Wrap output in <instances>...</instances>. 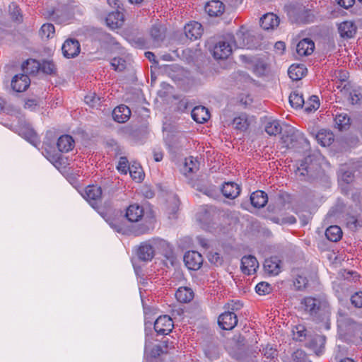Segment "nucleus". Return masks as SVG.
<instances>
[{"instance_id":"43","label":"nucleus","mask_w":362,"mask_h":362,"mask_svg":"<svg viewBox=\"0 0 362 362\" xmlns=\"http://www.w3.org/2000/svg\"><path fill=\"white\" fill-rule=\"evenodd\" d=\"M99 214L103 217V218L109 223V225L117 232L122 230L119 222L113 217L111 216L109 211H99Z\"/></svg>"},{"instance_id":"21","label":"nucleus","mask_w":362,"mask_h":362,"mask_svg":"<svg viewBox=\"0 0 362 362\" xmlns=\"http://www.w3.org/2000/svg\"><path fill=\"white\" fill-rule=\"evenodd\" d=\"M205 11L210 16H219L223 13L225 5L218 0H212L205 6Z\"/></svg>"},{"instance_id":"33","label":"nucleus","mask_w":362,"mask_h":362,"mask_svg":"<svg viewBox=\"0 0 362 362\" xmlns=\"http://www.w3.org/2000/svg\"><path fill=\"white\" fill-rule=\"evenodd\" d=\"M293 339L299 341H306L308 339V336L311 335V332L308 330L303 325H298L295 326L293 329Z\"/></svg>"},{"instance_id":"5","label":"nucleus","mask_w":362,"mask_h":362,"mask_svg":"<svg viewBox=\"0 0 362 362\" xmlns=\"http://www.w3.org/2000/svg\"><path fill=\"white\" fill-rule=\"evenodd\" d=\"M62 51L65 58H75L80 53V43L76 39L69 38L64 42L62 47Z\"/></svg>"},{"instance_id":"36","label":"nucleus","mask_w":362,"mask_h":362,"mask_svg":"<svg viewBox=\"0 0 362 362\" xmlns=\"http://www.w3.org/2000/svg\"><path fill=\"white\" fill-rule=\"evenodd\" d=\"M325 236L332 242H337L342 237V230L338 226H331L327 228Z\"/></svg>"},{"instance_id":"3","label":"nucleus","mask_w":362,"mask_h":362,"mask_svg":"<svg viewBox=\"0 0 362 362\" xmlns=\"http://www.w3.org/2000/svg\"><path fill=\"white\" fill-rule=\"evenodd\" d=\"M235 43L234 36L232 34L227 33L221 36L214 45V57L217 59H227L231 54Z\"/></svg>"},{"instance_id":"4","label":"nucleus","mask_w":362,"mask_h":362,"mask_svg":"<svg viewBox=\"0 0 362 362\" xmlns=\"http://www.w3.org/2000/svg\"><path fill=\"white\" fill-rule=\"evenodd\" d=\"M325 336L312 333L310 336H308V339L305 341V345L319 356L325 350Z\"/></svg>"},{"instance_id":"47","label":"nucleus","mask_w":362,"mask_h":362,"mask_svg":"<svg viewBox=\"0 0 362 362\" xmlns=\"http://www.w3.org/2000/svg\"><path fill=\"white\" fill-rule=\"evenodd\" d=\"M115 71H122L126 69V61L121 57H115L110 62Z\"/></svg>"},{"instance_id":"15","label":"nucleus","mask_w":362,"mask_h":362,"mask_svg":"<svg viewBox=\"0 0 362 362\" xmlns=\"http://www.w3.org/2000/svg\"><path fill=\"white\" fill-rule=\"evenodd\" d=\"M94 38L96 41H98L100 43L101 47L105 48H108L118 45V42L113 37H112L109 33L101 30L95 33Z\"/></svg>"},{"instance_id":"1","label":"nucleus","mask_w":362,"mask_h":362,"mask_svg":"<svg viewBox=\"0 0 362 362\" xmlns=\"http://www.w3.org/2000/svg\"><path fill=\"white\" fill-rule=\"evenodd\" d=\"M300 308L314 320L325 322L326 329L329 328L328 321L330 316V308L327 301L311 296L305 297L300 300Z\"/></svg>"},{"instance_id":"40","label":"nucleus","mask_w":362,"mask_h":362,"mask_svg":"<svg viewBox=\"0 0 362 362\" xmlns=\"http://www.w3.org/2000/svg\"><path fill=\"white\" fill-rule=\"evenodd\" d=\"M39 68L46 74L55 75L57 74V67L52 61H43L41 64H39Z\"/></svg>"},{"instance_id":"24","label":"nucleus","mask_w":362,"mask_h":362,"mask_svg":"<svg viewBox=\"0 0 362 362\" xmlns=\"http://www.w3.org/2000/svg\"><path fill=\"white\" fill-rule=\"evenodd\" d=\"M75 141L71 136L64 134L61 136L57 143V148L62 153H67L73 149Z\"/></svg>"},{"instance_id":"27","label":"nucleus","mask_w":362,"mask_h":362,"mask_svg":"<svg viewBox=\"0 0 362 362\" xmlns=\"http://www.w3.org/2000/svg\"><path fill=\"white\" fill-rule=\"evenodd\" d=\"M150 35L153 45L159 46L160 42L165 39V29L160 24L153 25L150 29Z\"/></svg>"},{"instance_id":"59","label":"nucleus","mask_w":362,"mask_h":362,"mask_svg":"<svg viewBox=\"0 0 362 362\" xmlns=\"http://www.w3.org/2000/svg\"><path fill=\"white\" fill-rule=\"evenodd\" d=\"M362 99V95L358 90H353L349 93V100L352 105L358 104Z\"/></svg>"},{"instance_id":"48","label":"nucleus","mask_w":362,"mask_h":362,"mask_svg":"<svg viewBox=\"0 0 362 362\" xmlns=\"http://www.w3.org/2000/svg\"><path fill=\"white\" fill-rule=\"evenodd\" d=\"M21 10L17 5L12 4L9 6V13L11 18L17 22H21L23 16L21 14Z\"/></svg>"},{"instance_id":"44","label":"nucleus","mask_w":362,"mask_h":362,"mask_svg":"<svg viewBox=\"0 0 362 362\" xmlns=\"http://www.w3.org/2000/svg\"><path fill=\"white\" fill-rule=\"evenodd\" d=\"M192 187L210 197H213L216 194V189L213 186H201L199 183L194 182L192 184Z\"/></svg>"},{"instance_id":"6","label":"nucleus","mask_w":362,"mask_h":362,"mask_svg":"<svg viewBox=\"0 0 362 362\" xmlns=\"http://www.w3.org/2000/svg\"><path fill=\"white\" fill-rule=\"evenodd\" d=\"M186 267L190 270H198L203 263L202 255L197 251H188L184 255Z\"/></svg>"},{"instance_id":"26","label":"nucleus","mask_w":362,"mask_h":362,"mask_svg":"<svg viewBox=\"0 0 362 362\" xmlns=\"http://www.w3.org/2000/svg\"><path fill=\"white\" fill-rule=\"evenodd\" d=\"M250 202L254 207L262 208L268 202L267 194L262 190L255 191L250 195Z\"/></svg>"},{"instance_id":"64","label":"nucleus","mask_w":362,"mask_h":362,"mask_svg":"<svg viewBox=\"0 0 362 362\" xmlns=\"http://www.w3.org/2000/svg\"><path fill=\"white\" fill-rule=\"evenodd\" d=\"M27 139L33 145L36 146L38 142V138L37 134L33 130H28V135L26 136Z\"/></svg>"},{"instance_id":"22","label":"nucleus","mask_w":362,"mask_h":362,"mask_svg":"<svg viewBox=\"0 0 362 362\" xmlns=\"http://www.w3.org/2000/svg\"><path fill=\"white\" fill-rule=\"evenodd\" d=\"M221 192L226 198L233 199L240 194V187L233 182H228L223 185Z\"/></svg>"},{"instance_id":"38","label":"nucleus","mask_w":362,"mask_h":362,"mask_svg":"<svg viewBox=\"0 0 362 362\" xmlns=\"http://www.w3.org/2000/svg\"><path fill=\"white\" fill-rule=\"evenodd\" d=\"M281 127L278 120L269 121L266 124L265 132L270 136H276L281 132Z\"/></svg>"},{"instance_id":"29","label":"nucleus","mask_w":362,"mask_h":362,"mask_svg":"<svg viewBox=\"0 0 362 362\" xmlns=\"http://www.w3.org/2000/svg\"><path fill=\"white\" fill-rule=\"evenodd\" d=\"M264 267L268 274L277 275L281 272V261L276 257L267 259Z\"/></svg>"},{"instance_id":"30","label":"nucleus","mask_w":362,"mask_h":362,"mask_svg":"<svg viewBox=\"0 0 362 362\" xmlns=\"http://www.w3.org/2000/svg\"><path fill=\"white\" fill-rule=\"evenodd\" d=\"M175 298L179 302L187 303L194 298V292L189 287H180L175 293Z\"/></svg>"},{"instance_id":"31","label":"nucleus","mask_w":362,"mask_h":362,"mask_svg":"<svg viewBox=\"0 0 362 362\" xmlns=\"http://www.w3.org/2000/svg\"><path fill=\"white\" fill-rule=\"evenodd\" d=\"M313 156H308L302 160L300 165L298 168L296 173L300 176L308 175L314 169L315 164L313 163Z\"/></svg>"},{"instance_id":"51","label":"nucleus","mask_w":362,"mask_h":362,"mask_svg":"<svg viewBox=\"0 0 362 362\" xmlns=\"http://www.w3.org/2000/svg\"><path fill=\"white\" fill-rule=\"evenodd\" d=\"M129 171L133 180L137 182H141L144 180V174L141 170V168L132 165Z\"/></svg>"},{"instance_id":"58","label":"nucleus","mask_w":362,"mask_h":362,"mask_svg":"<svg viewBox=\"0 0 362 362\" xmlns=\"http://www.w3.org/2000/svg\"><path fill=\"white\" fill-rule=\"evenodd\" d=\"M262 354L267 358H274L277 356V351L270 345H267L263 348Z\"/></svg>"},{"instance_id":"17","label":"nucleus","mask_w":362,"mask_h":362,"mask_svg":"<svg viewBox=\"0 0 362 362\" xmlns=\"http://www.w3.org/2000/svg\"><path fill=\"white\" fill-rule=\"evenodd\" d=\"M131 110L125 105H120L112 111V117L118 123H124L130 117Z\"/></svg>"},{"instance_id":"14","label":"nucleus","mask_w":362,"mask_h":362,"mask_svg":"<svg viewBox=\"0 0 362 362\" xmlns=\"http://www.w3.org/2000/svg\"><path fill=\"white\" fill-rule=\"evenodd\" d=\"M259 263L254 256H244L241 259V269L245 274L250 275L256 272Z\"/></svg>"},{"instance_id":"63","label":"nucleus","mask_w":362,"mask_h":362,"mask_svg":"<svg viewBox=\"0 0 362 362\" xmlns=\"http://www.w3.org/2000/svg\"><path fill=\"white\" fill-rule=\"evenodd\" d=\"M346 225L350 229L355 230L358 228V220L354 216H350L346 218Z\"/></svg>"},{"instance_id":"23","label":"nucleus","mask_w":362,"mask_h":362,"mask_svg":"<svg viewBox=\"0 0 362 362\" xmlns=\"http://www.w3.org/2000/svg\"><path fill=\"white\" fill-rule=\"evenodd\" d=\"M314 49V42L308 38L303 39L296 45V52L300 56L310 55L313 52Z\"/></svg>"},{"instance_id":"8","label":"nucleus","mask_w":362,"mask_h":362,"mask_svg":"<svg viewBox=\"0 0 362 362\" xmlns=\"http://www.w3.org/2000/svg\"><path fill=\"white\" fill-rule=\"evenodd\" d=\"M218 323L221 329L231 330L237 325L238 318L233 312L228 310L219 315Z\"/></svg>"},{"instance_id":"52","label":"nucleus","mask_w":362,"mask_h":362,"mask_svg":"<svg viewBox=\"0 0 362 362\" xmlns=\"http://www.w3.org/2000/svg\"><path fill=\"white\" fill-rule=\"evenodd\" d=\"M310 103H309L308 105H305V110L307 112H310L313 110H315L320 106L319 99H318V97L316 95H312L310 98Z\"/></svg>"},{"instance_id":"10","label":"nucleus","mask_w":362,"mask_h":362,"mask_svg":"<svg viewBox=\"0 0 362 362\" xmlns=\"http://www.w3.org/2000/svg\"><path fill=\"white\" fill-rule=\"evenodd\" d=\"M85 197L93 208L98 206V202L101 199L102 189L96 185L88 186L85 190Z\"/></svg>"},{"instance_id":"53","label":"nucleus","mask_w":362,"mask_h":362,"mask_svg":"<svg viewBox=\"0 0 362 362\" xmlns=\"http://www.w3.org/2000/svg\"><path fill=\"white\" fill-rule=\"evenodd\" d=\"M117 168L119 171L127 174V171L131 168V167L129 166V161L126 157H120Z\"/></svg>"},{"instance_id":"20","label":"nucleus","mask_w":362,"mask_h":362,"mask_svg":"<svg viewBox=\"0 0 362 362\" xmlns=\"http://www.w3.org/2000/svg\"><path fill=\"white\" fill-rule=\"evenodd\" d=\"M199 170V162L197 158L189 156L185 158L184 166L181 170L186 177H189L191 174L196 173Z\"/></svg>"},{"instance_id":"7","label":"nucleus","mask_w":362,"mask_h":362,"mask_svg":"<svg viewBox=\"0 0 362 362\" xmlns=\"http://www.w3.org/2000/svg\"><path fill=\"white\" fill-rule=\"evenodd\" d=\"M173 328V322L168 315L160 316L154 322V329L158 334H168Z\"/></svg>"},{"instance_id":"42","label":"nucleus","mask_w":362,"mask_h":362,"mask_svg":"<svg viewBox=\"0 0 362 362\" xmlns=\"http://www.w3.org/2000/svg\"><path fill=\"white\" fill-rule=\"evenodd\" d=\"M334 121L340 130L346 129L350 124V118L346 114L337 115Z\"/></svg>"},{"instance_id":"60","label":"nucleus","mask_w":362,"mask_h":362,"mask_svg":"<svg viewBox=\"0 0 362 362\" xmlns=\"http://www.w3.org/2000/svg\"><path fill=\"white\" fill-rule=\"evenodd\" d=\"M308 282V281L305 277L298 276V277L294 281V286L297 288V289L300 290L305 288Z\"/></svg>"},{"instance_id":"37","label":"nucleus","mask_w":362,"mask_h":362,"mask_svg":"<svg viewBox=\"0 0 362 362\" xmlns=\"http://www.w3.org/2000/svg\"><path fill=\"white\" fill-rule=\"evenodd\" d=\"M55 33L54 26L52 23H45L42 25L39 34L42 39L52 38Z\"/></svg>"},{"instance_id":"61","label":"nucleus","mask_w":362,"mask_h":362,"mask_svg":"<svg viewBox=\"0 0 362 362\" xmlns=\"http://www.w3.org/2000/svg\"><path fill=\"white\" fill-rule=\"evenodd\" d=\"M273 221H275L276 223H280L281 224H293L296 222V218L293 216H288L286 217H283L281 219H279V218H274Z\"/></svg>"},{"instance_id":"13","label":"nucleus","mask_w":362,"mask_h":362,"mask_svg":"<svg viewBox=\"0 0 362 362\" xmlns=\"http://www.w3.org/2000/svg\"><path fill=\"white\" fill-rule=\"evenodd\" d=\"M185 34L190 40H194L199 38L203 33L202 25L196 21L187 24L185 28Z\"/></svg>"},{"instance_id":"28","label":"nucleus","mask_w":362,"mask_h":362,"mask_svg":"<svg viewBox=\"0 0 362 362\" xmlns=\"http://www.w3.org/2000/svg\"><path fill=\"white\" fill-rule=\"evenodd\" d=\"M192 117L197 123H204L210 118L207 108L204 106H197L192 110Z\"/></svg>"},{"instance_id":"55","label":"nucleus","mask_w":362,"mask_h":362,"mask_svg":"<svg viewBox=\"0 0 362 362\" xmlns=\"http://www.w3.org/2000/svg\"><path fill=\"white\" fill-rule=\"evenodd\" d=\"M275 199L282 208L286 202H289V195L285 192H279L275 196Z\"/></svg>"},{"instance_id":"39","label":"nucleus","mask_w":362,"mask_h":362,"mask_svg":"<svg viewBox=\"0 0 362 362\" xmlns=\"http://www.w3.org/2000/svg\"><path fill=\"white\" fill-rule=\"evenodd\" d=\"M289 103L293 107L299 108L305 105L304 99L302 94L297 91L291 93L289 95Z\"/></svg>"},{"instance_id":"16","label":"nucleus","mask_w":362,"mask_h":362,"mask_svg":"<svg viewBox=\"0 0 362 362\" xmlns=\"http://www.w3.org/2000/svg\"><path fill=\"white\" fill-rule=\"evenodd\" d=\"M144 216V209L138 204L130 205L127 209L125 217L130 222H139Z\"/></svg>"},{"instance_id":"25","label":"nucleus","mask_w":362,"mask_h":362,"mask_svg":"<svg viewBox=\"0 0 362 362\" xmlns=\"http://www.w3.org/2000/svg\"><path fill=\"white\" fill-rule=\"evenodd\" d=\"M163 345L157 344L154 345L151 348L146 346L145 348V354L147 357V359L151 358H156L159 357L161 354L168 352V344L165 341L162 342Z\"/></svg>"},{"instance_id":"32","label":"nucleus","mask_w":362,"mask_h":362,"mask_svg":"<svg viewBox=\"0 0 362 362\" xmlns=\"http://www.w3.org/2000/svg\"><path fill=\"white\" fill-rule=\"evenodd\" d=\"M306 68L303 64H292L288 70V74L293 81L301 79L306 73Z\"/></svg>"},{"instance_id":"50","label":"nucleus","mask_w":362,"mask_h":362,"mask_svg":"<svg viewBox=\"0 0 362 362\" xmlns=\"http://www.w3.org/2000/svg\"><path fill=\"white\" fill-rule=\"evenodd\" d=\"M272 288L271 285L267 282L262 281L257 284L255 291L259 295H266L271 293Z\"/></svg>"},{"instance_id":"18","label":"nucleus","mask_w":362,"mask_h":362,"mask_svg":"<svg viewBox=\"0 0 362 362\" xmlns=\"http://www.w3.org/2000/svg\"><path fill=\"white\" fill-rule=\"evenodd\" d=\"M122 11L123 10L121 9H117L108 13L106 17V23L108 26L112 28H115L122 25L124 22V14Z\"/></svg>"},{"instance_id":"49","label":"nucleus","mask_w":362,"mask_h":362,"mask_svg":"<svg viewBox=\"0 0 362 362\" xmlns=\"http://www.w3.org/2000/svg\"><path fill=\"white\" fill-rule=\"evenodd\" d=\"M291 362H310V361L304 351L298 349L292 354Z\"/></svg>"},{"instance_id":"12","label":"nucleus","mask_w":362,"mask_h":362,"mask_svg":"<svg viewBox=\"0 0 362 362\" xmlns=\"http://www.w3.org/2000/svg\"><path fill=\"white\" fill-rule=\"evenodd\" d=\"M357 26L352 21H344L339 24L338 32L341 37L344 39L352 38L355 36Z\"/></svg>"},{"instance_id":"56","label":"nucleus","mask_w":362,"mask_h":362,"mask_svg":"<svg viewBox=\"0 0 362 362\" xmlns=\"http://www.w3.org/2000/svg\"><path fill=\"white\" fill-rule=\"evenodd\" d=\"M313 16L310 14V11L303 10L300 12L298 21L299 22L307 23L312 21Z\"/></svg>"},{"instance_id":"41","label":"nucleus","mask_w":362,"mask_h":362,"mask_svg":"<svg viewBox=\"0 0 362 362\" xmlns=\"http://www.w3.org/2000/svg\"><path fill=\"white\" fill-rule=\"evenodd\" d=\"M240 38L243 40V42H240L239 47L246 49H253L255 47V45L253 43L254 36L250 33H241Z\"/></svg>"},{"instance_id":"46","label":"nucleus","mask_w":362,"mask_h":362,"mask_svg":"<svg viewBox=\"0 0 362 362\" xmlns=\"http://www.w3.org/2000/svg\"><path fill=\"white\" fill-rule=\"evenodd\" d=\"M233 125L236 129L245 131L247 129L249 124L245 117L240 116L234 118Z\"/></svg>"},{"instance_id":"9","label":"nucleus","mask_w":362,"mask_h":362,"mask_svg":"<svg viewBox=\"0 0 362 362\" xmlns=\"http://www.w3.org/2000/svg\"><path fill=\"white\" fill-rule=\"evenodd\" d=\"M285 143H286L288 148H296L304 147L305 145H308V141L301 132H294L286 137Z\"/></svg>"},{"instance_id":"2","label":"nucleus","mask_w":362,"mask_h":362,"mask_svg":"<svg viewBox=\"0 0 362 362\" xmlns=\"http://www.w3.org/2000/svg\"><path fill=\"white\" fill-rule=\"evenodd\" d=\"M163 249L162 254L168 259L173 255L172 248L168 242L158 238H153L140 243L136 249V256L140 261L149 262L155 256V249Z\"/></svg>"},{"instance_id":"35","label":"nucleus","mask_w":362,"mask_h":362,"mask_svg":"<svg viewBox=\"0 0 362 362\" xmlns=\"http://www.w3.org/2000/svg\"><path fill=\"white\" fill-rule=\"evenodd\" d=\"M316 139L323 146H329L334 141V136L332 132L327 129H321L316 134Z\"/></svg>"},{"instance_id":"62","label":"nucleus","mask_w":362,"mask_h":362,"mask_svg":"<svg viewBox=\"0 0 362 362\" xmlns=\"http://www.w3.org/2000/svg\"><path fill=\"white\" fill-rule=\"evenodd\" d=\"M100 98L97 96L95 93L90 94L85 97L86 103L91 106H95L96 104L100 103Z\"/></svg>"},{"instance_id":"57","label":"nucleus","mask_w":362,"mask_h":362,"mask_svg":"<svg viewBox=\"0 0 362 362\" xmlns=\"http://www.w3.org/2000/svg\"><path fill=\"white\" fill-rule=\"evenodd\" d=\"M208 258L211 263L216 266L221 265L223 262L222 257L218 252H210L209 254Z\"/></svg>"},{"instance_id":"19","label":"nucleus","mask_w":362,"mask_h":362,"mask_svg":"<svg viewBox=\"0 0 362 362\" xmlns=\"http://www.w3.org/2000/svg\"><path fill=\"white\" fill-rule=\"evenodd\" d=\"M260 26L266 30L274 29L276 28L280 23L279 18L272 13H269L267 14H264L261 18H260Z\"/></svg>"},{"instance_id":"45","label":"nucleus","mask_w":362,"mask_h":362,"mask_svg":"<svg viewBox=\"0 0 362 362\" xmlns=\"http://www.w3.org/2000/svg\"><path fill=\"white\" fill-rule=\"evenodd\" d=\"M205 356L211 361L217 358L219 356L218 347L214 344H209L204 349Z\"/></svg>"},{"instance_id":"54","label":"nucleus","mask_w":362,"mask_h":362,"mask_svg":"<svg viewBox=\"0 0 362 362\" xmlns=\"http://www.w3.org/2000/svg\"><path fill=\"white\" fill-rule=\"evenodd\" d=\"M351 304L357 308H362V291L356 292L351 296Z\"/></svg>"},{"instance_id":"11","label":"nucleus","mask_w":362,"mask_h":362,"mask_svg":"<svg viewBox=\"0 0 362 362\" xmlns=\"http://www.w3.org/2000/svg\"><path fill=\"white\" fill-rule=\"evenodd\" d=\"M30 80L26 74L16 75L11 81V87L16 92L25 91L30 86Z\"/></svg>"},{"instance_id":"34","label":"nucleus","mask_w":362,"mask_h":362,"mask_svg":"<svg viewBox=\"0 0 362 362\" xmlns=\"http://www.w3.org/2000/svg\"><path fill=\"white\" fill-rule=\"evenodd\" d=\"M153 228V220L144 219L142 223L138 224L133 227L132 233L136 236H139L146 233H148Z\"/></svg>"}]
</instances>
